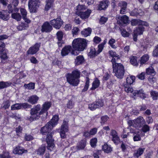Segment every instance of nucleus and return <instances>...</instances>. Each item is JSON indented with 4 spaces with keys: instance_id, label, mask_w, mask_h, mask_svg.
Listing matches in <instances>:
<instances>
[{
    "instance_id": "1",
    "label": "nucleus",
    "mask_w": 158,
    "mask_h": 158,
    "mask_svg": "<svg viewBox=\"0 0 158 158\" xmlns=\"http://www.w3.org/2000/svg\"><path fill=\"white\" fill-rule=\"evenodd\" d=\"M51 103L50 102H45L42 106V109L40 104L34 106L31 108L30 111L31 116L28 118V120L31 122L38 119L40 117V115L44 114V116L42 117L43 120L46 118L48 114L47 111L51 107Z\"/></svg>"
},
{
    "instance_id": "2",
    "label": "nucleus",
    "mask_w": 158,
    "mask_h": 158,
    "mask_svg": "<svg viewBox=\"0 0 158 158\" xmlns=\"http://www.w3.org/2000/svg\"><path fill=\"white\" fill-rule=\"evenodd\" d=\"M53 127L50 122L48 123L45 125L41 128L40 132L43 135L47 134L46 141L48 144L47 149L52 151L55 147L54 139L52 138V132H50Z\"/></svg>"
},
{
    "instance_id": "3",
    "label": "nucleus",
    "mask_w": 158,
    "mask_h": 158,
    "mask_svg": "<svg viewBox=\"0 0 158 158\" xmlns=\"http://www.w3.org/2000/svg\"><path fill=\"white\" fill-rule=\"evenodd\" d=\"M88 41L85 39H75L72 43L74 49L79 51H83L87 47Z\"/></svg>"
},
{
    "instance_id": "4",
    "label": "nucleus",
    "mask_w": 158,
    "mask_h": 158,
    "mask_svg": "<svg viewBox=\"0 0 158 158\" xmlns=\"http://www.w3.org/2000/svg\"><path fill=\"white\" fill-rule=\"evenodd\" d=\"M80 77V72L77 70L73 71L71 73H68L66 75L67 82L74 86H77L79 83Z\"/></svg>"
},
{
    "instance_id": "5",
    "label": "nucleus",
    "mask_w": 158,
    "mask_h": 158,
    "mask_svg": "<svg viewBox=\"0 0 158 158\" xmlns=\"http://www.w3.org/2000/svg\"><path fill=\"white\" fill-rule=\"evenodd\" d=\"M113 72L115 73L116 77L119 79L123 78L124 74V67L121 63L113 64Z\"/></svg>"
},
{
    "instance_id": "6",
    "label": "nucleus",
    "mask_w": 158,
    "mask_h": 158,
    "mask_svg": "<svg viewBox=\"0 0 158 158\" xmlns=\"http://www.w3.org/2000/svg\"><path fill=\"white\" fill-rule=\"evenodd\" d=\"M105 43H101L98 45V50L96 51L93 47H91L90 49V52L88 53V56L90 58L94 57L101 52L103 49Z\"/></svg>"
},
{
    "instance_id": "7",
    "label": "nucleus",
    "mask_w": 158,
    "mask_h": 158,
    "mask_svg": "<svg viewBox=\"0 0 158 158\" xmlns=\"http://www.w3.org/2000/svg\"><path fill=\"white\" fill-rule=\"evenodd\" d=\"M40 2L39 0H29L28 6L31 13H35L39 6Z\"/></svg>"
},
{
    "instance_id": "8",
    "label": "nucleus",
    "mask_w": 158,
    "mask_h": 158,
    "mask_svg": "<svg viewBox=\"0 0 158 158\" xmlns=\"http://www.w3.org/2000/svg\"><path fill=\"white\" fill-rule=\"evenodd\" d=\"M68 122L69 120L67 118L64 119L63 121V124L61 126L60 135L62 139L65 138L66 137L65 133L68 131Z\"/></svg>"
},
{
    "instance_id": "9",
    "label": "nucleus",
    "mask_w": 158,
    "mask_h": 158,
    "mask_svg": "<svg viewBox=\"0 0 158 158\" xmlns=\"http://www.w3.org/2000/svg\"><path fill=\"white\" fill-rule=\"evenodd\" d=\"M50 23L52 26L57 29H59L63 24V21L60 18L51 20Z\"/></svg>"
},
{
    "instance_id": "10",
    "label": "nucleus",
    "mask_w": 158,
    "mask_h": 158,
    "mask_svg": "<svg viewBox=\"0 0 158 158\" xmlns=\"http://www.w3.org/2000/svg\"><path fill=\"white\" fill-rule=\"evenodd\" d=\"M52 27L50 24V23L46 21L41 26V31L42 32L49 33L52 30Z\"/></svg>"
},
{
    "instance_id": "11",
    "label": "nucleus",
    "mask_w": 158,
    "mask_h": 158,
    "mask_svg": "<svg viewBox=\"0 0 158 158\" xmlns=\"http://www.w3.org/2000/svg\"><path fill=\"white\" fill-rule=\"evenodd\" d=\"M135 124L134 127L137 128H140L145 123V121L142 116H139L136 119L134 120Z\"/></svg>"
},
{
    "instance_id": "12",
    "label": "nucleus",
    "mask_w": 158,
    "mask_h": 158,
    "mask_svg": "<svg viewBox=\"0 0 158 158\" xmlns=\"http://www.w3.org/2000/svg\"><path fill=\"white\" fill-rule=\"evenodd\" d=\"M40 46V43H36L34 46L31 47L29 48L27 51V54L30 55L35 54L39 50Z\"/></svg>"
},
{
    "instance_id": "13",
    "label": "nucleus",
    "mask_w": 158,
    "mask_h": 158,
    "mask_svg": "<svg viewBox=\"0 0 158 158\" xmlns=\"http://www.w3.org/2000/svg\"><path fill=\"white\" fill-rule=\"evenodd\" d=\"M110 135L111 137L112 140L114 143L116 144H118L119 141L120 139L117 132L114 130H111L110 132Z\"/></svg>"
},
{
    "instance_id": "14",
    "label": "nucleus",
    "mask_w": 158,
    "mask_h": 158,
    "mask_svg": "<svg viewBox=\"0 0 158 158\" xmlns=\"http://www.w3.org/2000/svg\"><path fill=\"white\" fill-rule=\"evenodd\" d=\"M91 12V10H88L84 12L76 11V14L80 16L82 19H87L89 17Z\"/></svg>"
},
{
    "instance_id": "15",
    "label": "nucleus",
    "mask_w": 158,
    "mask_h": 158,
    "mask_svg": "<svg viewBox=\"0 0 158 158\" xmlns=\"http://www.w3.org/2000/svg\"><path fill=\"white\" fill-rule=\"evenodd\" d=\"M133 97L135 99L136 96H139L141 98H144L146 97V94L143 90L142 89L139 90H135L133 94Z\"/></svg>"
},
{
    "instance_id": "16",
    "label": "nucleus",
    "mask_w": 158,
    "mask_h": 158,
    "mask_svg": "<svg viewBox=\"0 0 158 158\" xmlns=\"http://www.w3.org/2000/svg\"><path fill=\"white\" fill-rule=\"evenodd\" d=\"M5 45L3 42L0 41V57L4 60L6 59L7 58V54L6 52H2L4 50Z\"/></svg>"
},
{
    "instance_id": "17",
    "label": "nucleus",
    "mask_w": 158,
    "mask_h": 158,
    "mask_svg": "<svg viewBox=\"0 0 158 158\" xmlns=\"http://www.w3.org/2000/svg\"><path fill=\"white\" fill-rule=\"evenodd\" d=\"M109 2L108 0H103L100 2L98 6V9L99 10H102L106 9L108 6Z\"/></svg>"
},
{
    "instance_id": "18",
    "label": "nucleus",
    "mask_w": 158,
    "mask_h": 158,
    "mask_svg": "<svg viewBox=\"0 0 158 158\" xmlns=\"http://www.w3.org/2000/svg\"><path fill=\"white\" fill-rule=\"evenodd\" d=\"M0 19L7 21L9 19V13L6 10H2L0 12Z\"/></svg>"
},
{
    "instance_id": "19",
    "label": "nucleus",
    "mask_w": 158,
    "mask_h": 158,
    "mask_svg": "<svg viewBox=\"0 0 158 158\" xmlns=\"http://www.w3.org/2000/svg\"><path fill=\"white\" fill-rule=\"evenodd\" d=\"M72 47L71 46H65L61 50V55L62 56H64L68 54L71 52Z\"/></svg>"
},
{
    "instance_id": "20",
    "label": "nucleus",
    "mask_w": 158,
    "mask_h": 158,
    "mask_svg": "<svg viewBox=\"0 0 158 158\" xmlns=\"http://www.w3.org/2000/svg\"><path fill=\"white\" fill-rule=\"evenodd\" d=\"M27 150H25L19 146L16 147L14 150L13 152L15 154L21 155L23 153H27Z\"/></svg>"
},
{
    "instance_id": "21",
    "label": "nucleus",
    "mask_w": 158,
    "mask_h": 158,
    "mask_svg": "<svg viewBox=\"0 0 158 158\" xmlns=\"http://www.w3.org/2000/svg\"><path fill=\"white\" fill-rule=\"evenodd\" d=\"M119 20L118 22L119 24H126L128 23L129 18L126 15H123L122 16H119L118 17Z\"/></svg>"
},
{
    "instance_id": "22",
    "label": "nucleus",
    "mask_w": 158,
    "mask_h": 158,
    "mask_svg": "<svg viewBox=\"0 0 158 158\" xmlns=\"http://www.w3.org/2000/svg\"><path fill=\"white\" fill-rule=\"evenodd\" d=\"M21 13L23 19L27 23H30L31 22L30 20L28 19L27 17V12L26 10L24 8H21L20 9Z\"/></svg>"
},
{
    "instance_id": "23",
    "label": "nucleus",
    "mask_w": 158,
    "mask_h": 158,
    "mask_svg": "<svg viewBox=\"0 0 158 158\" xmlns=\"http://www.w3.org/2000/svg\"><path fill=\"white\" fill-rule=\"evenodd\" d=\"M39 98L36 95H32L28 98L27 101L32 104H35L37 102Z\"/></svg>"
},
{
    "instance_id": "24",
    "label": "nucleus",
    "mask_w": 158,
    "mask_h": 158,
    "mask_svg": "<svg viewBox=\"0 0 158 158\" xmlns=\"http://www.w3.org/2000/svg\"><path fill=\"white\" fill-rule=\"evenodd\" d=\"M85 61V59L83 56L79 55L77 56L75 59V63L76 65H79L82 64Z\"/></svg>"
},
{
    "instance_id": "25",
    "label": "nucleus",
    "mask_w": 158,
    "mask_h": 158,
    "mask_svg": "<svg viewBox=\"0 0 158 158\" xmlns=\"http://www.w3.org/2000/svg\"><path fill=\"white\" fill-rule=\"evenodd\" d=\"M100 85V81L97 78H95L92 83V87L90 90H94L99 87Z\"/></svg>"
},
{
    "instance_id": "26",
    "label": "nucleus",
    "mask_w": 158,
    "mask_h": 158,
    "mask_svg": "<svg viewBox=\"0 0 158 158\" xmlns=\"http://www.w3.org/2000/svg\"><path fill=\"white\" fill-rule=\"evenodd\" d=\"M92 29L90 27L84 29L81 32V35L84 37H86L89 36L91 34Z\"/></svg>"
},
{
    "instance_id": "27",
    "label": "nucleus",
    "mask_w": 158,
    "mask_h": 158,
    "mask_svg": "<svg viewBox=\"0 0 158 158\" xmlns=\"http://www.w3.org/2000/svg\"><path fill=\"white\" fill-rule=\"evenodd\" d=\"M144 150V148H139L137 150H135L134 154V156L138 158L143 154Z\"/></svg>"
},
{
    "instance_id": "28",
    "label": "nucleus",
    "mask_w": 158,
    "mask_h": 158,
    "mask_svg": "<svg viewBox=\"0 0 158 158\" xmlns=\"http://www.w3.org/2000/svg\"><path fill=\"white\" fill-rule=\"evenodd\" d=\"M86 142L85 139H83L81 140L77 147V149L78 150L83 149L85 146Z\"/></svg>"
},
{
    "instance_id": "29",
    "label": "nucleus",
    "mask_w": 158,
    "mask_h": 158,
    "mask_svg": "<svg viewBox=\"0 0 158 158\" xmlns=\"http://www.w3.org/2000/svg\"><path fill=\"white\" fill-rule=\"evenodd\" d=\"M149 59V56L147 54H145L142 56L140 60L141 65L145 64Z\"/></svg>"
},
{
    "instance_id": "30",
    "label": "nucleus",
    "mask_w": 158,
    "mask_h": 158,
    "mask_svg": "<svg viewBox=\"0 0 158 158\" xmlns=\"http://www.w3.org/2000/svg\"><path fill=\"white\" fill-rule=\"evenodd\" d=\"M45 151V147L44 146H42L38 149L35 150V152L38 155H41L44 154Z\"/></svg>"
},
{
    "instance_id": "31",
    "label": "nucleus",
    "mask_w": 158,
    "mask_h": 158,
    "mask_svg": "<svg viewBox=\"0 0 158 158\" xmlns=\"http://www.w3.org/2000/svg\"><path fill=\"white\" fill-rule=\"evenodd\" d=\"M58 120L59 118L58 116L55 115L53 116L51 120V121L48 122H50L51 124H52L53 127H54L57 124Z\"/></svg>"
},
{
    "instance_id": "32",
    "label": "nucleus",
    "mask_w": 158,
    "mask_h": 158,
    "mask_svg": "<svg viewBox=\"0 0 158 158\" xmlns=\"http://www.w3.org/2000/svg\"><path fill=\"white\" fill-rule=\"evenodd\" d=\"M135 77L134 76H130L128 77L126 79V83L128 85H131L135 81Z\"/></svg>"
},
{
    "instance_id": "33",
    "label": "nucleus",
    "mask_w": 158,
    "mask_h": 158,
    "mask_svg": "<svg viewBox=\"0 0 158 158\" xmlns=\"http://www.w3.org/2000/svg\"><path fill=\"white\" fill-rule=\"evenodd\" d=\"M102 149L105 152L109 153L112 151V148L110 145L106 144L102 146Z\"/></svg>"
},
{
    "instance_id": "34",
    "label": "nucleus",
    "mask_w": 158,
    "mask_h": 158,
    "mask_svg": "<svg viewBox=\"0 0 158 158\" xmlns=\"http://www.w3.org/2000/svg\"><path fill=\"white\" fill-rule=\"evenodd\" d=\"M144 31V27L143 26H140L134 31V32L135 34L138 35H140L142 34L143 32Z\"/></svg>"
},
{
    "instance_id": "35",
    "label": "nucleus",
    "mask_w": 158,
    "mask_h": 158,
    "mask_svg": "<svg viewBox=\"0 0 158 158\" xmlns=\"http://www.w3.org/2000/svg\"><path fill=\"white\" fill-rule=\"evenodd\" d=\"M11 83L8 82L2 81L0 82V89L8 87L11 85Z\"/></svg>"
},
{
    "instance_id": "36",
    "label": "nucleus",
    "mask_w": 158,
    "mask_h": 158,
    "mask_svg": "<svg viewBox=\"0 0 158 158\" xmlns=\"http://www.w3.org/2000/svg\"><path fill=\"white\" fill-rule=\"evenodd\" d=\"M12 18L16 20L17 21H20L21 19V16L19 13H12L11 15Z\"/></svg>"
},
{
    "instance_id": "37",
    "label": "nucleus",
    "mask_w": 158,
    "mask_h": 158,
    "mask_svg": "<svg viewBox=\"0 0 158 158\" xmlns=\"http://www.w3.org/2000/svg\"><path fill=\"white\" fill-rule=\"evenodd\" d=\"M11 3L14 6V9L15 12H18L19 11V9L16 8V6L18 5L19 3V0H12Z\"/></svg>"
},
{
    "instance_id": "38",
    "label": "nucleus",
    "mask_w": 158,
    "mask_h": 158,
    "mask_svg": "<svg viewBox=\"0 0 158 158\" xmlns=\"http://www.w3.org/2000/svg\"><path fill=\"white\" fill-rule=\"evenodd\" d=\"M28 27V24L24 23H21L19 25L17 26V28L19 31H21L26 29Z\"/></svg>"
},
{
    "instance_id": "39",
    "label": "nucleus",
    "mask_w": 158,
    "mask_h": 158,
    "mask_svg": "<svg viewBox=\"0 0 158 158\" xmlns=\"http://www.w3.org/2000/svg\"><path fill=\"white\" fill-rule=\"evenodd\" d=\"M10 106V101L8 100H6L4 101L2 104L1 106L2 108H3L6 110L8 109Z\"/></svg>"
},
{
    "instance_id": "40",
    "label": "nucleus",
    "mask_w": 158,
    "mask_h": 158,
    "mask_svg": "<svg viewBox=\"0 0 158 158\" xmlns=\"http://www.w3.org/2000/svg\"><path fill=\"white\" fill-rule=\"evenodd\" d=\"M21 104L20 103H16L11 106V110H19L21 108Z\"/></svg>"
},
{
    "instance_id": "41",
    "label": "nucleus",
    "mask_w": 158,
    "mask_h": 158,
    "mask_svg": "<svg viewBox=\"0 0 158 158\" xmlns=\"http://www.w3.org/2000/svg\"><path fill=\"white\" fill-rule=\"evenodd\" d=\"M130 62L132 64L134 65L137 66L138 65L136 57L133 56L131 57L130 58Z\"/></svg>"
},
{
    "instance_id": "42",
    "label": "nucleus",
    "mask_w": 158,
    "mask_h": 158,
    "mask_svg": "<svg viewBox=\"0 0 158 158\" xmlns=\"http://www.w3.org/2000/svg\"><path fill=\"white\" fill-rule=\"evenodd\" d=\"M151 95L153 100H156L158 98V92L155 91H152Z\"/></svg>"
},
{
    "instance_id": "43",
    "label": "nucleus",
    "mask_w": 158,
    "mask_h": 158,
    "mask_svg": "<svg viewBox=\"0 0 158 158\" xmlns=\"http://www.w3.org/2000/svg\"><path fill=\"white\" fill-rule=\"evenodd\" d=\"M124 87L125 91L128 93H131L133 91V89L130 87V85L125 84Z\"/></svg>"
},
{
    "instance_id": "44",
    "label": "nucleus",
    "mask_w": 158,
    "mask_h": 158,
    "mask_svg": "<svg viewBox=\"0 0 158 158\" xmlns=\"http://www.w3.org/2000/svg\"><path fill=\"white\" fill-rule=\"evenodd\" d=\"M89 79L88 77H86L85 84L84 89L82 90V92L86 91L88 90L89 85Z\"/></svg>"
},
{
    "instance_id": "45",
    "label": "nucleus",
    "mask_w": 158,
    "mask_h": 158,
    "mask_svg": "<svg viewBox=\"0 0 158 158\" xmlns=\"http://www.w3.org/2000/svg\"><path fill=\"white\" fill-rule=\"evenodd\" d=\"M140 20L137 19H134L131 21V24L132 26H136L140 25Z\"/></svg>"
},
{
    "instance_id": "46",
    "label": "nucleus",
    "mask_w": 158,
    "mask_h": 158,
    "mask_svg": "<svg viewBox=\"0 0 158 158\" xmlns=\"http://www.w3.org/2000/svg\"><path fill=\"white\" fill-rule=\"evenodd\" d=\"M121 34L124 37H127L129 36V34L127 32L125 29H120Z\"/></svg>"
},
{
    "instance_id": "47",
    "label": "nucleus",
    "mask_w": 158,
    "mask_h": 158,
    "mask_svg": "<svg viewBox=\"0 0 158 158\" xmlns=\"http://www.w3.org/2000/svg\"><path fill=\"white\" fill-rule=\"evenodd\" d=\"M57 39L58 40H62L63 36V33L61 31H59L57 32L56 34Z\"/></svg>"
},
{
    "instance_id": "48",
    "label": "nucleus",
    "mask_w": 158,
    "mask_h": 158,
    "mask_svg": "<svg viewBox=\"0 0 158 158\" xmlns=\"http://www.w3.org/2000/svg\"><path fill=\"white\" fill-rule=\"evenodd\" d=\"M115 42V40L114 39L111 38L110 40L108 43L112 48H116V46L114 44V43Z\"/></svg>"
},
{
    "instance_id": "49",
    "label": "nucleus",
    "mask_w": 158,
    "mask_h": 158,
    "mask_svg": "<svg viewBox=\"0 0 158 158\" xmlns=\"http://www.w3.org/2000/svg\"><path fill=\"white\" fill-rule=\"evenodd\" d=\"M130 15L133 16L137 17L139 14V12H137V10L134 9L133 11L129 12Z\"/></svg>"
},
{
    "instance_id": "50",
    "label": "nucleus",
    "mask_w": 158,
    "mask_h": 158,
    "mask_svg": "<svg viewBox=\"0 0 158 158\" xmlns=\"http://www.w3.org/2000/svg\"><path fill=\"white\" fill-rule=\"evenodd\" d=\"M118 55L117 56L113 57L111 61L112 64V66H113V64H118V63H116V62H117L118 61V60L119 59V58L118 57Z\"/></svg>"
},
{
    "instance_id": "51",
    "label": "nucleus",
    "mask_w": 158,
    "mask_h": 158,
    "mask_svg": "<svg viewBox=\"0 0 158 158\" xmlns=\"http://www.w3.org/2000/svg\"><path fill=\"white\" fill-rule=\"evenodd\" d=\"M108 118L109 117L107 115H105L101 117V124H104L107 121Z\"/></svg>"
},
{
    "instance_id": "52",
    "label": "nucleus",
    "mask_w": 158,
    "mask_h": 158,
    "mask_svg": "<svg viewBox=\"0 0 158 158\" xmlns=\"http://www.w3.org/2000/svg\"><path fill=\"white\" fill-rule=\"evenodd\" d=\"M86 7L85 5H78L77 7V11L82 12L81 11L86 9Z\"/></svg>"
},
{
    "instance_id": "53",
    "label": "nucleus",
    "mask_w": 158,
    "mask_h": 158,
    "mask_svg": "<svg viewBox=\"0 0 158 158\" xmlns=\"http://www.w3.org/2000/svg\"><path fill=\"white\" fill-rule=\"evenodd\" d=\"M97 108L102 107L103 106V104L101 100H98L97 102H95Z\"/></svg>"
},
{
    "instance_id": "54",
    "label": "nucleus",
    "mask_w": 158,
    "mask_h": 158,
    "mask_svg": "<svg viewBox=\"0 0 158 158\" xmlns=\"http://www.w3.org/2000/svg\"><path fill=\"white\" fill-rule=\"evenodd\" d=\"M21 107H23L24 109L31 108V106L27 103H21Z\"/></svg>"
},
{
    "instance_id": "55",
    "label": "nucleus",
    "mask_w": 158,
    "mask_h": 158,
    "mask_svg": "<svg viewBox=\"0 0 158 158\" xmlns=\"http://www.w3.org/2000/svg\"><path fill=\"white\" fill-rule=\"evenodd\" d=\"M154 72V70L152 67H150L146 69V73L148 74H151Z\"/></svg>"
},
{
    "instance_id": "56",
    "label": "nucleus",
    "mask_w": 158,
    "mask_h": 158,
    "mask_svg": "<svg viewBox=\"0 0 158 158\" xmlns=\"http://www.w3.org/2000/svg\"><path fill=\"white\" fill-rule=\"evenodd\" d=\"M152 55L154 57L158 56V44L155 47V49L153 52Z\"/></svg>"
},
{
    "instance_id": "57",
    "label": "nucleus",
    "mask_w": 158,
    "mask_h": 158,
    "mask_svg": "<svg viewBox=\"0 0 158 158\" xmlns=\"http://www.w3.org/2000/svg\"><path fill=\"white\" fill-rule=\"evenodd\" d=\"M108 20V18L107 17H105L104 16H102L101 17L99 20V23L101 24H104Z\"/></svg>"
},
{
    "instance_id": "58",
    "label": "nucleus",
    "mask_w": 158,
    "mask_h": 158,
    "mask_svg": "<svg viewBox=\"0 0 158 158\" xmlns=\"http://www.w3.org/2000/svg\"><path fill=\"white\" fill-rule=\"evenodd\" d=\"M25 139L26 141H29L33 139V137L30 135L26 134L24 136Z\"/></svg>"
},
{
    "instance_id": "59",
    "label": "nucleus",
    "mask_w": 158,
    "mask_h": 158,
    "mask_svg": "<svg viewBox=\"0 0 158 158\" xmlns=\"http://www.w3.org/2000/svg\"><path fill=\"white\" fill-rule=\"evenodd\" d=\"M0 158H10L8 152H6L0 155Z\"/></svg>"
},
{
    "instance_id": "60",
    "label": "nucleus",
    "mask_w": 158,
    "mask_h": 158,
    "mask_svg": "<svg viewBox=\"0 0 158 158\" xmlns=\"http://www.w3.org/2000/svg\"><path fill=\"white\" fill-rule=\"evenodd\" d=\"M89 108L91 110H93L97 108L95 102L89 105Z\"/></svg>"
},
{
    "instance_id": "61",
    "label": "nucleus",
    "mask_w": 158,
    "mask_h": 158,
    "mask_svg": "<svg viewBox=\"0 0 158 158\" xmlns=\"http://www.w3.org/2000/svg\"><path fill=\"white\" fill-rule=\"evenodd\" d=\"M97 142V139L96 138H94L90 140V144L92 147H94L96 145Z\"/></svg>"
},
{
    "instance_id": "62",
    "label": "nucleus",
    "mask_w": 158,
    "mask_h": 158,
    "mask_svg": "<svg viewBox=\"0 0 158 158\" xmlns=\"http://www.w3.org/2000/svg\"><path fill=\"white\" fill-rule=\"evenodd\" d=\"M46 2V4L45 6V10L46 11H48L52 6L53 3H52V2Z\"/></svg>"
},
{
    "instance_id": "63",
    "label": "nucleus",
    "mask_w": 158,
    "mask_h": 158,
    "mask_svg": "<svg viewBox=\"0 0 158 158\" xmlns=\"http://www.w3.org/2000/svg\"><path fill=\"white\" fill-rule=\"evenodd\" d=\"M150 128L149 126L147 125H144L142 128V131L144 132H146L149 131Z\"/></svg>"
},
{
    "instance_id": "64",
    "label": "nucleus",
    "mask_w": 158,
    "mask_h": 158,
    "mask_svg": "<svg viewBox=\"0 0 158 158\" xmlns=\"http://www.w3.org/2000/svg\"><path fill=\"white\" fill-rule=\"evenodd\" d=\"M97 128H94L91 129L89 131V133L90 135H94L97 132Z\"/></svg>"
}]
</instances>
